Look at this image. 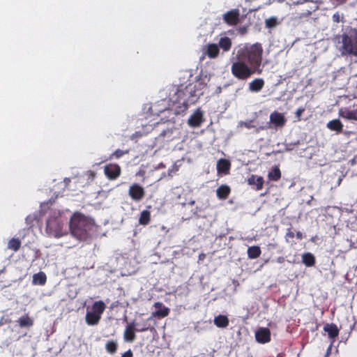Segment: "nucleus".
<instances>
[{
    "label": "nucleus",
    "instance_id": "obj_16",
    "mask_svg": "<svg viewBox=\"0 0 357 357\" xmlns=\"http://www.w3.org/2000/svg\"><path fill=\"white\" fill-rule=\"evenodd\" d=\"M339 116L347 120L357 121L356 110H349L347 108L340 109Z\"/></svg>",
    "mask_w": 357,
    "mask_h": 357
},
{
    "label": "nucleus",
    "instance_id": "obj_7",
    "mask_svg": "<svg viewBox=\"0 0 357 357\" xmlns=\"http://www.w3.org/2000/svg\"><path fill=\"white\" fill-rule=\"evenodd\" d=\"M104 173L109 180H116L121 173V167L116 163H109L104 167Z\"/></svg>",
    "mask_w": 357,
    "mask_h": 357
},
{
    "label": "nucleus",
    "instance_id": "obj_25",
    "mask_svg": "<svg viewBox=\"0 0 357 357\" xmlns=\"http://www.w3.org/2000/svg\"><path fill=\"white\" fill-rule=\"evenodd\" d=\"M220 50L218 45L215 43L208 44L207 46L206 54L208 57L214 59L219 55Z\"/></svg>",
    "mask_w": 357,
    "mask_h": 357
},
{
    "label": "nucleus",
    "instance_id": "obj_36",
    "mask_svg": "<svg viewBox=\"0 0 357 357\" xmlns=\"http://www.w3.org/2000/svg\"><path fill=\"white\" fill-rule=\"evenodd\" d=\"M129 151L128 150H126V151H123V150H121V149H116L109 157V158H115L116 159H119L120 158H121L123 155H124L125 154H127L128 153Z\"/></svg>",
    "mask_w": 357,
    "mask_h": 357
},
{
    "label": "nucleus",
    "instance_id": "obj_33",
    "mask_svg": "<svg viewBox=\"0 0 357 357\" xmlns=\"http://www.w3.org/2000/svg\"><path fill=\"white\" fill-rule=\"evenodd\" d=\"M261 253V249L259 246H251L248 249V256L250 259L258 258Z\"/></svg>",
    "mask_w": 357,
    "mask_h": 357
},
{
    "label": "nucleus",
    "instance_id": "obj_48",
    "mask_svg": "<svg viewBox=\"0 0 357 357\" xmlns=\"http://www.w3.org/2000/svg\"><path fill=\"white\" fill-rule=\"evenodd\" d=\"M278 2L282 3L284 2L285 0H277Z\"/></svg>",
    "mask_w": 357,
    "mask_h": 357
},
{
    "label": "nucleus",
    "instance_id": "obj_4",
    "mask_svg": "<svg viewBox=\"0 0 357 357\" xmlns=\"http://www.w3.org/2000/svg\"><path fill=\"white\" fill-rule=\"evenodd\" d=\"M286 121L284 116L282 113L273 112L270 115V122L266 123V125L257 127L256 133H259L261 130L270 128V123L274 124L276 127L281 128L284 126Z\"/></svg>",
    "mask_w": 357,
    "mask_h": 357
},
{
    "label": "nucleus",
    "instance_id": "obj_42",
    "mask_svg": "<svg viewBox=\"0 0 357 357\" xmlns=\"http://www.w3.org/2000/svg\"><path fill=\"white\" fill-rule=\"evenodd\" d=\"M178 170V166H177L176 164H174L171 169H169V170H168L169 175H171L172 172H175Z\"/></svg>",
    "mask_w": 357,
    "mask_h": 357
},
{
    "label": "nucleus",
    "instance_id": "obj_29",
    "mask_svg": "<svg viewBox=\"0 0 357 357\" xmlns=\"http://www.w3.org/2000/svg\"><path fill=\"white\" fill-rule=\"evenodd\" d=\"M151 221V212L148 210H144L141 212L139 218V223L142 225H147Z\"/></svg>",
    "mask_w": 357,
    "mask_h": 357
},
{
    "label": "nucleus",
    "instance_id": "obj_6",
    "mask_svg": "<svg viewBox=\"0 0 357 357\" xmlns=\"http://www.w3.org/2000/svg\"><path fill=\"white\" fill-rule=\"evenodd\" d=\"M146 191L144 188L139 183H134L130 185L128 189V195L135 202L141 201L145 196Z\"/></svg>",
    "mask_w": 357,
    "mask_h": 357
},
{
    "label": "nucleus",
    "instance_id": "obj_15",
    "mask_svg": "<svg viewBox=\"0 0 357 357\" xmlns=\"http://www.w3.org/2000/svg\"><path fill=\"white\" fill-rule=\"evenodd\" d=\"M154 307L156 309H158L156 312L153 313L154 316L161 318L168 316L169 313V309L164 306L161 302L155 303Z\"/></svg>",
    "mask_w": 357,
    "mask_h": 357
},
{
    "label": "nucleus",
    "instance_id": "obj_20",
    "mask_svg": "<svg viewBox=\"0 0 357 357\" xmlns=\"http://www.w3.org/2000/svg\"><path fill=\"white\" fill-rule=\"evenodd\" d=\"M248 183L249 185H255L256 190H260L263 188L264 178L261 176L257 177L252 174L248 178Z\"/></svg>",
    "mask_w": 357,
    "mask_h": 357
},
{
    "label": "nucleus",
    "instance_id": "obj_32",
    "mask_svg": "<svg viewBox=\"0 0 357 357\" xmlns=\"http://www.w3.org/2000/svg\"><path fill=\"white\" fill-rule=\"evenodd\" d=\"M47 277L43 272L36 273L33 276V282L36 284L44 285L46 282Z\"/></svg>",
    "mask_w": 357,
    "mask_h": 357
},
{
    "label": "nucleus",
    "instance_id": "obj_21",
    "mask_svg": "<svg viewBox=\"0 0 357 357\" xmlns=\"http://www.w3.org/2000/svg\"><path fill=\"white\" fill-rule=\"evenodd\" d=\"M86 322L89 326L97 325L101 318V316L93 312H87L86 314Z\"/></svg>",
    "mask_w": 357,
    "mask_h": 357
},
{
    "label": "nucleus",
    "instance_id": "obj_30",
    "mask_svg": "<svg viewBox=\"0 0 357 357\" xmlns=\"http://www.w3.org/2000/svg\"><path fill=\"white\" fill-rule=\"evenodd\" d=\"M106 308L105 303L102 301H96L92 305V312L101 316Z\"/></svg>",
    "mask_w": 357,
    "mask_h": 357
},
{
    "label": "nucleus",
    "instance_id": "obj_45",
    "mask_svg": "<svg viewBox=\"0 0 357 357\" xmlns=\"http://www.w3.org/2000/svg\"><path fill=\"white\" fill-rule=\"evenodd\" d=\"M239 32L241 34H244L246 32V28L245 27L241 28L239 30Z\"/></svg>",
    "mask_w": 357,
    "mask_h": 357
},
{
    "label": "nucleus",
    "instance_id": "obj_35",
    "mask_svg": "<svg viewBox=\"0 0 357 357\" xmlns=\"http://www.w3.org/2000/svg\"><path fill=\"white\" fill-rule=\"evenodd\" d=\"M295 237V233L294 231H292L291 228H288L287 229V232L284 236V238L287 243H291V244H294L291 241V239H293Z\"/></svg>",
    "mask_w": 357,
    "mask_h": 357
},
{
    "label": "nucleus",
    "instance_id": "obj_46",
    "mask_svg": "<svg viewBox=\"0 0 357 357\" xmlns=\"http://www.w3.org/2000/svg\"><path fill=\"white\" fill-rule=\"evenodd\" d=\"M95 176V173L93 172H91V176Z\"/></svg>",
    "mask_w": 357,
    "mask_h": 357
},
{
    "label": "nucleus",
    "instance_id": "obj_11",
    "mask_svg": "<svg viewBox=\"0 0 357 357\" xmlns=\"http://www.w3.org/2000/svg\"><path fill=\"white\" fill-rule=\"evenodd\" d=\"M204 121L203 113L198 109L188 119V123L190 127L197 128Z\"/></svg>",
    "mask_w": 357,
    "mask_h": 357
},
{
    "label": "nucleus",
    "instance_id": "obj_27",
    "mask_svg": "<svg viewBox=\"0 0 357 357\" xmlns=\"http://www.w3.org/2000/svg\"><path fill=\"white\" fill-rule=\"evenodd\" d=\"M302 261L307 267L313 266L315 264V257L310 252H305L302 255Z\"/></svg>",
    "mask_w": 357,
    "mask_h": 357
},
{
    "label": "nucleus",
    "instance_id": "obj_22",
    "mask_svg": "<svg viewBox=\"0 0 357 357\" xmlns=\"http://www.w3.org/2000/svg\"><path fill=\"white\" fill-rule=\"evenodd\" d=\"M327 128L332 131L340 133L343 130V124L339 119H333L328 122Z\"/></svg>",
    "mask_w": 357,
    "mask_h": 357
},
{
    "label": "nucleus",
    "instance_id": "obj_24",
    "mask_svg": "<svg viewBox=\"0 0 357 357\" xmlns=\"http://www.w3.org/2000/svg\"><path fill=\"white\" fill-rule=\"evenodd\" d=\"M230 166L231 164L228 160L220 159L217 162V170L219 173H227Z\"/></svg>",
    "mask_w": 357,
    "mask_h": 357
},
{
    "label": "nucleus",
    "instance_id": "obj_37",
    "mask_svg": "<svg viewBox=\"0 0 357 357\" xmlns=\"http://www.w3.org/2000/svg\"><path fill=\"white\" fill-rule=\"evenodd\" d=\"M266 26L268 28L275 27L278 24V20L276 17H272L266 19L265 21Z\"/></svg>",
    "mask_w": 357,
    "mask_h": 357
},
{
    "label": "nucleus",
    "instance_id": "obj_18",
    "mask_svg": "<svg viewBox=\"0 0 357 357\" xmlns=\"http://www.w3.org/2000/svg\"><path fill=\"white\" fill-rule=\"evenodd\" d=\"M230 192H231V189H230L229 186H228L227 185H221L216 190L217 197L220 199H227V197H229Z\"/></svg>",
    "mask_w": 357,
    "mask_h": 357
},
{
    "label": "nucleus",
    "instance_id": "obj_9",
    "mask_svg": "<svg viewBox=\"0 0 357 357\" xmlns=\"http://www.w3.org/2000/svg\"><path fill=\"white\" fill-rule=\"evenodd\" d=\"M200 89L201 88H197V85L194 84L187 85L186 92L188 93V99L185 100V102L194 104L200 95V93H197Z\"/></svg>",
    "mask_w": 357,
    "mask_h": 357
},
{
    "label": "nucleus",
    "instance_id": "obj_34",
    "mask_svg": "<svg viewBox=\"0 0 357 357\" xmlns=\"http://www.w3.org/2000/svg\"><path fill=\"white\" fill-rule=\"evenodd\" d=\"M270 180L277 181L281 178V172L278 167H275L268 174Z\"/></svg>",
    "mask_w": 357,
    "mask_h": 357
},
{
    "label": "nucleus",
    "instance_id": "obj_44",
    "mask_svg": "<svg viewBox=\"0 0 357 357\" xmlns=\"http://www.w3.org/2000/svg\"><path fill=\"white\" fill-rule=\"evenodd\" d=\"M148 329H149V327H147V326L140 327V328H136V331L138 332H144V331H146Z\"/></svg>",
    "mask_w": 357,
    "mask_h": 357
},
{
    "label": "nucleus",
    "instance_id": "obj_47",
    "mask_svg": "<svg viewBox=\"0 0 357 357\" xmlns=\"http://www.w3.org/2000/svg\"><path fill=\"white\" fill-rule=\"evenodd\" d=\"M95 176V173L93 172H91V176Z\"/></svg>",
    "mask_w": 357,
    "mask_h": 357
},
{
    "label": "nucleus",
    "instance_id": "obj_26",
    "mask_svg": "<svg viewBox=\"0 0 357 357\" xmlns=\"http://www.w3.org/2000/svg\"><path fill=\"white\" fill-rule=\"evenodd\" d=\"M231 45V40L229 37L225 36L220 38L218 45L222 49L224 52H228L230 50Z\"/></svg>",
    "mask_w": 357,
    "mask_h": 357
},
{
    "label": "nucleus",
    "instance_id": "obj_38",
    "mask_svg": "<svg viewBox=\"0 0 357 357\" xmlns=\"http://www.w3.org/2000/svg\"><path fill=\"white\" fill-rule=\"evenodd\" d=\"M241 126H244L248 129L255 128L256 130L257 128V126L254 123V121L252 120H250L245 122H241Z\"/></svg>",
    "mask_w": 357,
    "mask_h": 357
},
{
    "label": "nucleus",
    "instance_id": "obj_8",
    "mask_svg": "<svg viewBox=\"0 0 357 357\" xmlns=\"http://www.w3.org/2000/svg\"><path fill=\"white\" fill-rule=\"evenodd\" d=\"M137 324L132 321L127 324L123 333V339L127 342H132L136 339L135 332Z\"/></svg>",
    "mask_w": 357,
    "mask_h": 357
},
{
    "label": "nucleus",
    "instance_id": "obj_5",
    "mask_svg": "<svg viewBox=\"0 0 357 357\" xmlns=\"http://www.w3.org/2000/svg\"><path fill=\"white\" fill-rule=\"evenodd\" d=\"M222 20L228 26H236L241 21L240 10L238 8L228 10L223 14Z\"/></svg>",
    "mask_w": 357,
    "mask_h": 357
},
{
    "label": "nucleus",
    "instance_id": "obj_1",
    "mask_svg": "<svg viewBox=\"0 0 357 357\" xmlns=\"http://www.w3.org/2000/svg\"><path fill=\"white\" fill-rule=\"evenodd\" d=\"M263 53V47L259 43L247 44L239 48L231 62L232 75L238 80L245 81L255 74L261 75Z\"/></svg>",
    "mask_w": 357,
    "mask_h": 357
},
{
    "label": "nucleus",
    "instance_id": "obj_23",
    "mask_svg": "<svg viewBox=\"0 0 357 357\" xmlns=\"http://www.w3.org/2000/svg\"><path fill=\"white\" fill-rule=\"evenodd\" d=\"M324 331H326L328 337L331 338H335L339 335V329L335 324H327L324 327Z\"/></svg>",
    "mask_w": 357,
    "mask_h": 357
},
{
    "label": "nucleus",
    "instance_id": "obj_14",
    "mask_svg": "<svg viewBox=\"0 0 357 357\" xmlns=\"http://www.w3.org/2000/svg\"><path fill=\"white\" fill-rule=\"evenodd\" d=\"M265 82L262 78H255L248 84V89L250 92L258 93L264 86Z\"/></svg>",
    "mask_w": 357,
    "mask_h": 357
},
{
    "label": "nucleus",
    "instance_id": "obj_28",
    "mask_svg": "<svg viewBox=\"0 0 357 357\" xmlns=\"http://www.w3.org/2000/svg\"><path fill=\"white\" fill-rule=\"evenodd\" d=\"M105 349L107 351V353L110 354H115L118 350V342L116 340H108L105 344Z\"/></svg>",
    "mask_w": 357,
    "mask_h": 357
},
{
    "label": "nucleus",
    "instance_id": "obj_43",
    "mask_svg": "<svg viewBox=\"0 0 357 357\" xmlns=\"http://www.w3.org/2000/svg\"><path fill=\"white\" fill-rule=\"evenodd\" d=\"M295 237L298 240H301L303 238V234L302 232L298 231L295 233Z\"/></svg>",
    "mask_w": 357,
    "mask_h": 357
},
{
    "label": "nucleus",
    "instance_id": "obj_39",
    "mask_svg": "<svg viewBox=\"0 0 357 357\" xmlns=\"http://www.w3.org/2000/svg\"><path fill=\"white\" fill-rule=\"evenodd\" d=\"M305 107H299L296 112V121H301V116L303 114V113L305 112Z\"/></svg>",
    "mask_w": 357,
    "mask_h": 357
},
{
    "label": "nucleus",
    "instance_id": "obj_31",
    "mask_svg": "<svg viewBox=\"0 0 357 357\" xmlns=\"http://www.w3.org/2000/svg\"><path fill=\"white\" fill-rule=\"evenodd\" d=\"M21 247V241L19 238H12L9 240L7 248L14 252H17Z\"/></svg>",
    "mask_w": 357,
    "mask_h": 357
},
{
    "label": "nucleus",
    "instance_id": "obj_41",
    "mask_svg": "<svg viewBox=\"0 0 357 357\" xmlns=\"http://www.w3.org/2000/svg\"><path fill=\"white\" fill-rule=\"evenodd\" d=\"M121 357H133V353L131 349H128L126 352L121 354Z\"/></svg>",
    "mask_w": 357,
    "mask_h": 357
},
{
    "label": "nucleus",
    "instance_id": "obj_19",
    "mask_svg": "<svg viewBox=\"0 0 357 357\" xmlns=\"http://www.w3.org/2000/svg\"><path fill=\"white\" fill-rule=\"evenodd\" d=\"M213 322L217 327L225 328L229 326V320L227 316L219 314L214 318Z\"/></svg>",
    "mask_w": 357,
    "mask_h": 357
},
{
    "label": "nucleus",
    "instance_id": "obj_2",
    "mask_svg": "<svg viewBox=\"0 0 357 357\" xmlns=\"http://www.w3.org/2000/svg\"><path fill=\"white\" fill-rule=\"evenodd\" d=\"M342 45L339 51L342 56H357V29L351 28L341 36Z\"/></svg>",
    "mask_w": 357,
    "mask_h": 357
},
{
    "label": "nucleus",
    "instance_id": "obj_17",
    "mask_svg": "<svg viewBox=\"0 0 357 357\" xmlns=\"http://www.w3.org/2000/svg\"><path fill=\"white\" fill-rule=\"evenodd\" d=\"M20 328H29L33 326V319L28 314L20 317L17 321Z\"/></svg>",
    "mask_w": 357,
    "mask_h": 357
},
{
    "label": "nucleus",
    "instance_id": "obj_3",
    "mask_svg": "<svg viewBox=\"0 0 357 357\" xmlns=\"http://www.w3.org/2000/svg\"><path fill=\"white\" fill-rule=\"evenodd\" d=\"M91 227L89 220L82 214H74L70 221L71 234L79 240H85Z\"/></svg>",
    "mask_w": 357,
    "mask_h": 357
},
{
    "label": "nucleus",
    "instance_id": "obj_10",
    "mask_svg": "<svg viewBox=\"0 0 357 357\" xmlns=\"http://www.w3.org/2000/svg\"><path fill=\"white\" fill-rule=\"evenodd\" d=\"M46 225L47 231L51 234L56 235L61 230L60 220L57 218H49Z\"/></svg>",
    "mask_w": 357,
    "mask_h": 357
},
{
    "label": "nucleus",
    "instance_id": "obj_40",
    "mask_svg": "<svg viewBox=\"0 0 357 357\" xmlns=\"http://www.w3.org/2000/svg\"><path fill=\"white\" fill-rule=\"evenodd\" d=\"M333 21L336 23H339L340 22V15L338 13H335L332 16Z\"/></svg>",
    "mask_w": 357,
    "mask_h": 357
},
{
    "label": "nucleus",
    "instance_id": "obj_12",
    "mask_svg": "<svg viewBox=\"0 0 357 357\" xmlns=\"http://www.w3.org/2000/svg\"><path fill=\"white\" fill-rule=\"evenodd\" d=\"M256 340L265 344L271 341V331L268 328H261L255 333Z\"/></svg>",
    "mask_w": 357,
    "mask_h": 357
},
{
    "label": "nucleus",
    "instance_id": "obj_13",
    "mask_svg": "<svg viewBox=\"0 0 357 357\" xmlns=\"http://www.w3.org/2000/svg\"><path fill=\"white\" fill-rule=\"evenodd\" d=\"M175 95L176 96V100L183 105L185 108H188L190 105L192 103H187L185 100L188 99V93L186 92V86L184 88H179L177 89Z\"/></svg>",
    "mask_w": 357,
    "mask_h": 357
}]
</instances>
